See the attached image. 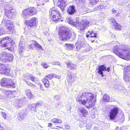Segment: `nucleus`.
Here are the masks:
<instances>
[{
	"mask_svg": "<svg viewBox=\"0 0 130 130\" xmlns=\"http://www.w3.org/2000/svg\"><path fill=\"white\" fill-rule=\"evenodd\" d=\"M96 95L94 94L88 92L80 93L76 100L84 105L86 108H90L94 106L96 101Z\"/></svg>",
	"mask_w": 130,
	"mask_h": 130,
	"instance_id": "obj_1",
	"label": "nucleus"
},
{
	"mask_svg": "<svg viewBox=\"0 0 130 130\" xmlns=\"http://www.w3.org/2000/svg\"><path fill=\"white\" fill-rule=\"evenodd\" d=\"M129 49L128 46L123 45L119 47L117 46H114L113 51L120 57L128 60L130 59V50Z\"/></svg>",
	"mask_w": 130,
	"mask_h": 130,
	"instance_id": "obj_2",
	"label": "nucleus"
},
{
	"mask_svg": "<svg viewBox=\"0 0 130 130\" xmlns=\"http://www.w3.org/2000/svg\"><path fill=\"white\" fill-rule=\"evenodd\" d=\"M59 35L60 39L63 41L66 40L71 38V33L68 28L61 27L59 29Z\"/></svg>",
	"mask_w": 130,
	"mask_h": 130,
	"instance_id": "obj_3",
	"label": "nucleus"
},
{
	"mask_svg": "<svg viewBox=\"0 0 130 130\" xmlns=\"http://www.w3.org/2000/svg\"><path fill=\"white\" fill-rule=\"evenodd\" d=\"M13 41L9 37H6L3 38L0 41V45L2 47H5L9 50H11V48L12 49V45Z\"/></svg>",
	"mask_w": 130,
	"mask_h": 130,
	"instance_id": "obj_4",
	"label": "nucleus"
},
{
	"mask_svg": "<svg viewBox=\"0 0 130 130\" xmlns=\"http://www.w3.org/2000/svg\"><path fill=\"white\" fill-rule=\"evenodd\" d=\"M51 18L54 21H58L61 18V14L59 10L55 8H51L49 11Z\"/></svg>",
	"mask_w": 130,
	"mask_h": 130,
	"instance_id": "obj_5",
	"label": "nucleus"
},
{
	"mask_svg": "<svg viewBox=\"0 0 130 130\" xmlns=\"http://www.w3.org/2000/svg\"><path fill=\"white\" fill-rule=\"evenodd\" d=\"M6 26L7 28V30L9 32V33L11 34H13L14 32L15 29L13 26V23L12 21L9 20H6L5 18L3 19L2 23Z\"/></svg>",
	"mask_w": 130,
	"mask_h": 130,
	"instance_id": "obj_6",
	"label": "nucleus"
},
{
	"mask_svg": "<svg viewBox=\"0 0 130 130\" xmlns=\"http://www.w3.org/2000/svg\"><path fill=\"white\" fill-rule=\"evenodd\" d=\"M13 58V55L4 52L2 53L0 55L1 60L4 62L7 63L12 61Z\"/></svg>",
	"mask_w": 130,
	"mask_h": 130,
	"instance_id": "obj_7",
	"label": "nucleus"
},
{
	"mask_svg": "<svg viewBox=\"0 0 130 130\" xmlns=\"http://www.w3.org/2000/svg\"><path fill=\"white\" fill-rule=\"evenodd\" d=\"M11 71L9 69V66L0 62V73L8 76H11Z\"/></svg>",
	"mask_w": 130,
	"mask_h": 130,
	"instance_id": "obj_8",
	"label": "nucleus"
},
{
	"mask_svg": "<svg viewBox=\"0 0 130 130\" xmlns=\"http://www.w3.org/2000/svg\"><path fill=\"white\" fill-rule=\"evenodd\" d=\"M12 80L8 78H4L2 79L1 81V84L2 86L5 87H10L14 88L15 87V84L13 83L11 84Z\"/></svg>",
	"mask_w": 130,
	"mask_h": 130,
	"instance_id": "obj_9",
	"label": "nucleus"
},
{
	"mask_svg": "<svg viewBox=\"0 0 130 130\" xmlns=\"http://www.w3.org/2000/svg\"><path fill=\"white\" fill-rule=\"evenodd\" d=\"M118 111V108L116 107H114L113 109H111L109 112L110 119L111 120H114L116 118Z\"/></svg>",
	"mask_w": 130,
	"mask_h": 130,
	"instance_id": "obj_10",
	"label": "nucleus"
},
{
	"mask_svg": "<svg viewBox=\"0 0 130 130\" xmlns=\"http://www.w3.org/2000/svg\"><path fill=\"white\" fill-rule=\"evenodd\" d=\"M83 39L82 37H79L78 41L75 44L76 49L77 50L79 51L81 48L83 49L84 48L83 45L84 43Z\"/></svg>",
	"mask_w": 130,
	"mask_h": 130,
	"instance_id": "obj_11",
	"label": "nucleus"
},
{
	"mask_svg": "<svg viewBox=\"0 0 130 130\" xmlns=\"http://www.w3.org/2000/svg\"><path fill=\"white\" fill-rule=\"evenodd\" d=\"M27 113V110L25 109H23L20 111L18 115V119L20 120H24L26 116Z\"/></svg>",
	"mask_w": 130,
	"mask_h": 130,
	"instance_id": "obj_12",
	"label": "nucleus"
},
{
	"mask_svg": "<svg viewBox=\"0 0 130 130\" xmlns=\"http://www.w3.org/2000/svg\"><path fill=\"white\" fill-rule=\"evenodd\" d=\"M24 41V39L23 37H21L19 45V50L20 53H22L25 49V45Z\"/></svg>",
	"mask_w": 130,
	"mask_h": 130,
	"instance_id": "obj_13",
	"label": "nucleus"
},
{
	"mask_svg": "<svg viewBox=\"0 0 130 130\" xmlns=\"http://www.w3.org/2000/svg\"><path fill=\"white\" fill-rule=\"evenodd\" d=\"M13 99L15 101L14 105L17 108H18V107L19 108L23 105V101L22 99L18 100L17 98L16 97L13 98Z\"/></svg>",
	"mask_w": 130,
	"mask_h": 130,
	"instance_id": "obj_14",
	"label": "nucleus"
},
{
	"mask_svg": "<svg viewBox=\"0 0 130 130\" xmlns=\"http://www.w3.org/2000/svg\"><path fill=\"white\" fill-rule=\"evenodd\" d=\"M89 22L87 20H82L80 23V29L81 30L84 29L88 27L89 25Z\"/></svg>",
	"mask_w": 130,
	"mask_h": 130,
	"instance_id": "obj_15",
	"label": "nucleus"
},
{
	"mask_svg": "<svg viewBox=\"0 0 130 130\" xmlns=\"http://www.w3.org/2000/svg\"><path fill=\"white\" fill-rule=\"evenodd\" d=\"M78 112L81 117H85L88 114V111L82 107H80L78 109Z\"/></svg>",
	"mask_w": 130,
	"mask_h": 130,
	"instance_id": "obj_16",
	"label": "nucleus"
},
{
	"mask_svg": "<svg viewBox=\"0 0 130 130\" xmlns=\"http://www.w3.org/2000/svg\"><path fill=\"white\" fill-rule=\"evenodd\" d=\"M67 11L68 13L70 15H73L76 12L75 7L73 5H71L68 7Z\"/></svg>",
	"mask_w": 130,
	"mask_h": 130,
	"instance_id": "obj_17",
	"label": "nucleus"
},
{
	"mask_svg": "<svg viewBox=\"0 0 130 130\" xmlns=\"http://www.w3.org/2000/svg\"><path fill=\"white\" fill-rule=\"evenodd\" d=\"M37 23V21L36 18H34L30 21L27 22V25H28L30 27L33 26H36Z\"/></svg>",
	"mask_w": 130,
	"mask_h": 130,
	"instance_id": "obj_18",
	"label": "nucleus"
},
{
	"mask_svg": "<svg viewBox=\"0 0 130 130\" xmlns=\"http://www.w3.org/2000/svg\"><path fill=\"white\" fill-rule=\"evenodd\" d=\"M10 2L7 3L5 6L4 7L5 12L8 11H14L13 9L12 5L10 4Z\"/></svg>",
	"mask_w": 130,
	"mask_h": 130,
	"instance_id": "obj_19",
	"label": "nucleus"
},
{
	"mask_svg": "<svg viewBox=\"0 0 130 130\" xmlns=\"http://www.w3.org/2000/svg\"><path fill=\"white\" fill-rule=\"evenodd\" d=\"M27 9L30 16L36 14L37 13L36 9L33 7H30Z\"/></svg>",
	"mask_w": 130,
	"mask_h": 130,
	"instance_id": "obj_20",
	"label": "nucleus"
},
{
	"mask_svg": "<svg viewBox=\"0 0 130 130\" xmlns=\"http://www.w3.org/2000/svg\"><path fill=\"white\" fill-rule=\"evenodd\" d=\"M129 72H124V74L123 76L124 79L127 82H129L130 81V71Z\"/></svg>",
	"mask_w": 130,
	"mask_h": 130,
	"instance_id": "obj_21",
	"label": "nucleus"
},
{
	"mask_svg": "<svg viewBox=\"0 0 130 130\" xmlns=\"http://www.w3.org/2000/svg\"><path fill=\"white\" fill-rule=\"evenodd\" d=\"M58 4L60 7L61 6L66 7L68 4L66 0H59Z\"/></svg>",
	"mask_w": 130,
	"mask_h": 130,
	"instance_id": "obj_22",
	"label": "nucleus"
},
{
	"mask_svg": "<svg viewBox=\"0 0 130 130\" xmlns=\"http://www.w3.org/2000/svg\"><path fill=\"white\" fill-rule=\"evenodd\" d=\"M67 78V81L69 85H71L74 82V78L72 77V74L71 73H70L68 75Z\"/></svg>",
	"mask_w": 130,
	"mask_h": 130,
	"instance_id": "obj_23",
	"label": "nucleus"
},
{
	"mask_svg": "<svg viewBox=\"0 0 130 130\" xmlns=\"http://www.w3.org/2000/svg\"><path fill=\"white\" fill-rule=\"evenodd\" d=\"M105 67L104 65L100 66L98 69H99L98 72V73L101 74L102 77H103L104 76L103 74V71L105 70Z\"/></svg>",
	"mask_w": 130,
	"mask_h": 130,
	"instance_id": "obj_24",
	"label": "nucleus"
},
{
	"mask_svg": "<svg viewBox=\"0 0 130 130\" xmlns=\"http://www.w3.org/2000/svg\"><path fill=\"white\" fill-rule=\"evenodd\" d=\"M59 76L56 75L53 73L48 74L46 75L44 78H48L49 79H51L55 77L56 78H60V77H59Z\"/></svg>",
	"mask_w": 130,
	"mask_h": 130,
	"instance_id": "obj_25",
	"label": "nucleus"
},
{
	"mask_svg": "<svg viewBox=\"0 0 130 130\" xmlns=\"http://www.w3.org/2000/svg\"><path fill=\"white\" fill-rule=\"evenodd\" d=\"M14 11H8L5 12V15L4 17L6 16L7 17V18L9 19H11L12 17V16L13 14V12Z\"/></svg>",
	"mask_w": 130,
	"mask_h": 130,
	"instance_id": "obj_26",
	"label": "nucleus"
},
{
	"mask_svg": "<svg viewBox=\"0 0 130 130\" xmlns=\"http://www.w3.org/2000/svg\"><path fill=\"white\" fill-rule=\"evenodd\" d=\"M26 95L30 99L34 97V95L32 94L31 91L28 89H26L25 90Z\"/></svg>",
	"mask_w": 130,
	"mask_h": 130,
	"instance_id": "obj_27",
	"label": "nucleus"
},
{
	"mask_svg": "<svg viewBox=\"0 0 130 130\" xmlns=\"http://www.w3.org/2000/svg\"><path fill=\"white\" fill-rule=\"evenodd\" d=\"M22 17L23 18L27 19L30 16V15L28 12H27V9L24 10L23 12Z\"/></svg>",
	"mask_w": 130,
	"mask_h": 130,
	"instance_id": "obj_28",
	"label": "nucleus"
},
{
	"mask_svg": "<svg viewBox=\"0 0 130 130\" xmlns=\"http://www.w3.org/2000/svg\"><path fill=\"white\" fill-rule=\"evenodd\" d=\"M66 64L68 67L70 69H72L76 68V65L70 62H69L68 63H66Z\"/></svg>",
	"mask_w": 130,
	"mask_h": 130,
	"instance_id": "obj_29",
	"label": "nucleus"
},
{
	"mask_svg": "<svg viewBox=\"0 0 130 130\" xmlns=\"http://www.w3.org/2000/svg\"><path fill=\"white\" fill-rule=\"evenodd\" d=\"M65 45L68 50H72L75 48V46L73 44L66 43Z\"/></svg>",
	"mask_w": 130,
	"mask_h": 130,
	"instance_id": "obj_30",
	"label": "nucleus"
},
{
	"mask_svg": "<svg viewBox=\"0 0 130 130\" xmlns=\"http://www.w3.org/2000/svg\"><path fill=\"white\" fill-rule=\"evenodd\" d=\"M42 81L46 87H48L49 86L50 83L48 79L44 78L42 79Z\"/></svg>",
	"mask_w": 130,
	"mask_h": 130,
	"instance_id": "obj_31",
	"label": "nucleus"
},
{
	"mask_svg": "<svg viewBox=\"0 0 130 130\" xmlns=\"http://www.w3.org/2000/svg\"><path fill=\"white\" fill-rule=\"evenodd\" d=\"M28 108L30 110L35 111L37 107L36 105L35 104H29L28 105Z\"/></svg>",
	"mask_w": 130,
	"mask_h": 130,
	"instance_id": "obj_32",
	"label": "nucleus"
},
{
	"mask_svg": "<svg viewBox=\"0 0 130 130\" xmlns=\"http://www.w3.org/2000/svg\"><path fill=\"white\" fill-rule=\"evenodd\" d=\"M33 43L34 44V46L36 47L38 50H39L40 49H41V50H43L42 46L35 41L33 40Z\"/></svg>",
	"mask_w": 130,
	"mask_h": 130,
	"instance_id": "obj_33",
	"label": "nucleus"
},
{
	"mask_svg": "<svg viewBox=\"0 0 130 130\" xmlns=\"http://www.w3.org/2000/svg\"><path fill=\"white\" fill-rule=\"evenodd\" d=\"M110 99L109 97L107 94H104L103 96V101L104 102H107L109 101Z\"/></svg>",
	"mask_w": 130,
	"mask_h": 130,
	"instance_id": "obj_34",
	"label": "nucleus"
},
{
	"mask_svg": "<svg viewBox=\"0 0 130 130\" xmlns=\"http://www.w3.org/2000/svg\"><path fill=\"white\" fill-rule=\"evenodd\" d=\"M88 33L89 34L90 37L96 38L97 36V33L93 31H88Z\"/></svg>",
	"mask_w": 130,
	"mask_h": 130,
	"instance_id": "obj_35",
	"label": "nucleus"
},
{
	"mask_svg": "<svg viewBox=\"0 0 130 130\" xmlns=\"http://www.w3.org/2000/svg\"><path fill=\"white\" fill-rule=\"evenodd\" d=\"M104 8L103 5H101L95 8L94 10H100L101 11H102L104 9Z\"/></svg>",
	"mask_w": 130,
	"mask_h": 130,
	"instance_id": "obj_36",
	"label": "nucleus"
},
{
	"mask_svg": "<svg viewBox=\"0 0 130 130\" xmlns=\"http://www.w3.org/2000/svg\"><path fill=\"white\" fill-rule=\"evenodd\" d=\"M51 121L55 123H61L62 121L61 119H56L55 118L51 119Z\"/></svg>",
	"mask_w": 130,
	"mask_h": 130,
	"instance_id": "obj_37",
	"label": "nucleus"
},
{
	"mask_svg": "<svg viewBox=\"0 0 130 130\" xmlns=\"http://www.w3.org/2000/svg\"><path fill=\"white\" fill-rule=\"evenodd\" d=\"M115 27V28L117 30H120L121 29V26L118 24V23H115L113 25Z\"/></svg>",
	"mask_w": 130,
	"mask_h": 130,
	"instance_id": "obj_38",
	"label": "nucleus"
},
{
	"mask_svg": "<svg viewBox=\"0 0 130 130\" xmlns=\"http://www.w3.org/2000/svg\"><path fill=\"white\" fill-rule=\"evenodd\" d=\"M72 25L74 26L77 28H78L79 27H80V24L79 21H77L76 22H73Z\"/></svg>",
	"mask_w": 130,
	"mask_h": 130,
	"instance_id": "obj_39",
	"label": "nucleus"
},
{
	"mask_svg": "<svg viewBox=\"0 0 130 130\" xmlns=\"http://www.w3.org/2000/svg\"><path fill=\"white\" fill-rule=\"evenodd\" d=\"M130 71V66L127 65L124 68V72H129Z\"/></svg>",
	"mask_w": 130,
	"mask_h": 130,
	"instance_id": "obj_40",
	"label": "nucleus"
},
{
	"mask_svg": "<svg viewBox=\"0 0 130 130\" xmlns=\"http://www.w3.org/2000/svg\"><path fill=\"white\" fill-rule=\"evenodd\" d=\"M91 1L90 4L91 5H94L97 2H98L99 0H89Z\"/></svg>",
	"mask_w": 130,
	"mask_h": 130,
	"instance_id": "obj_41",
	"label": "nucleus"
},
{
	"mask_svg": "<svg viewBox=\"0 0 130 130\" xmlns=\"http://www.w3.org/2000/svg\"><path fill=\"white\" fill-rule=\"evenodd\" d=\"M30 2L31 4L37 3L40 2V0H30Z\"/></svg>",
	"mask_w": 130,
	"mask_h": 130,
	"instance_id": "obj_42",
	"label": "nucleus"
},
{
	"mask_svg": "<svg viewBox=\"0 0 130 130\" xmlns=\"http://www.w3.org/2000/svg\"><path fill=\"white\" fill-rule=\"evenodd\" d=\"M84 48H83V49L81 48V50H82V52H89V49L88 48H86L85 46H84Z\"/></svg>",
	"mask_w": 130,
	"mask_h": 130,
	"instance_id": "obj_43",
	"label": "nucleus"
},
{
	"mask_svg": "<svg viewBox=\"0 0 130 130\" xmlns=\"http://www.w3.org/2000/svg\"><path fill=\"white\" fill-rule=\"evenodd\" d=\"M41 65L45 69L47 68L49 66L48 65L45 63H42L41 64Z\"/></svg>",
	"mask_w": 130,
	"mask_h": 130,
	"instance_id": "obj_44",
	"label": "nucleus"
},
{
	"mask_svg": "<svg viewBox=\"0 0 130 130\" xmlns=\"http://www.w3.org/2000/svg\"><path fill=\"white\" fill-rule=\"evenodd\" d=\"M0 4L1 5L3 6H5L6 5V4L7 2H6L5 1H3V0H1L0 2Z\"/></svg>",
	"mask_w": 130,
	"mask_h": 130,
	"instance_id": "obj_45",
	"label": "nucleus"
},
{
	"mask_svg": "<svg viewBox=\"0 0 130 130\" xmlns=\"http://www.w3.org/2000/svg\"><path fill=\"white\" fill-rule=\"evenodd\" d=\"M29 79H31L32 80L33 82H35L36 81V78H35V77L32 76H31L30 75L29 76Z\"/></svg>",
	"mask_w": 130,
	"mask_h": 130,
	"instance_id": "obj_46",
	"label": "nucleus"
},
{
	"mask_svg": "<svg viewBox=\"0 0 130 130\" xmlns=\"http://www.w3.org/2000/svg\"><path fill=\"white\" fill-rule=\"evenodd\" d=\"M67 22L69 23L72 25L73 22V21L72 20L71 18H70L68 19Z\"/></svg>",
	"mask_w": 130,
	"mask_h": 130,
	"instance_id": "obj_47",
	"label": "nucleus"
},
{
	"mask_svg": "<svg viewBox=\"0 0 130 130\" xmlns=\"http://www.w3.org/2000/svg\"><path fill=\"white\" fill-rule=\"evenodd\" d=\"M5 29L3 28H0V36L4 32Z\"/></svg>",
	"mask_w": 130,
	"mask_h": 130,
	"instance_id": "obj_48",
	"label": "nucleus"
},
{
	"mask_svg": "<svg viewBox=\"0 0 130 130\" xmlns=\"http://www.w3.org/2000/svg\"><path fill=\"white\" fill-rule=\"evenodd\" d=\"M2 116L5 119H6V114L4 112H1V113Z\"/></svg>",
	"mask_w": 130,
	"mask_h": 130,
	"instance_id": "obj_49",
	"label": "nucleus"
},
{
	"mask_svg": "<svg viewBox=\"0 0 130 130\" xmlns=\"http://www.w3.org/2000/svg\"><path fill=\"white\" fill-rule=\"evenodd\" d=\"M110 20L112 22L113 25H114L115 24V23H117L116 21H115V19L113 18H110Z\"/></svg>",
	"mask_w": 130,
	"mask_h": 130,
	"instance_id": "obj_50",
	"label": "nucleus"
},
{
	"mask_svg": "<svg viewBox=\"0 0 130 130\" xmlns=\"http://www.w3.org/2000/svg\"><path fill=\"white\" fill-rule=\"evenodd\" d=\"M52 64L53 65H59L60 64V63L57 61H54L53 62Z\"/></svg>",
	"mask_w": 130,
	"mask_h": 130,
	"instance_id": "obj_51",
	"label": "nucleus"
},
{
	"mask_svg": "<svg viewBox=\"0 0 130 130\" xmlns=\"http://www.w3.org/2000/svg\"><path fill=\"white\" fill-rule=\"evenodd\" d=\"M13 91H11L9 90L7 91L6 92V94L8 95L12 94Z\"/></svg>",
	"mask_w": 130,
	"mask_h": 130,
	"instance_id": "obj_52",
	"label": "nucleus"
},
{
	"mask_svg": "<svg viewBox=\"0 0 130 130\" xmlns=\"http://www.w3.org/2000/svg\"><path fill=\"white\" fill-rule=\"evenodd\" d=\"M60 9L62 12L64 11L66 7L61 6Z\"/></svg>",
	"mask_w": 130,
	"mask_h": 130,
	"instance_id": "obj_53",
	"label": "nucleus"
},
{
	"mask_svg": "<svg viewBox=\"0 0 130 130\" xmlns=\"http://www.w3.org/2000/svg\"><path fill=\"white\" fill-rule=\"evenodd\" d=\"M35 104L36 105V107H39V106H40V105H41L42 103H40L38 102Z\"/></svg>",
	"mask_w": 130,
	"mask_h": 130,
	"instance_id": "obj_54",
	"label": "nucleus"
},
{
	"mask_svg": "<svg viewBox=\"0 0 130 130\" xmlns=\"http://www.w3.org/2000/svg\"><path fill=\"white\" fill-rule=\"evenodd\" d=\"M28 48L30 49H32L33 48V47H32V45L31 44H29L28 46Z\"/></svg>",
	"mask_w": 130,
	"mask_h": 130,
	"instance_id": "obj_55",
	"label": "nucleus"
},
{
	"mask_svg": "<svg viewBox=\"0 0 130 130\" xmlns=\"http://www.w3.org/2000/svg\"><path fill=\"white\" fill-rule=\"evenodd\" d=\"M65 127L67 129H69L70 128V126L67 125H65Z\"/></svg>",
	"mask_w": 130,
	"mask_h": 130,
	"instance_id": "obj_56",
	"label": "nucleus"
},
{
	"mask_svg": "<svg viewBox=\"0 0 130 130\" xmlns=\"http://www.w3.org/2000/svg\"><path fill=\"white\" fill-rule=\"evenodd\" d=\"M105 71H107L108 72H109L110 71V68H109L108 67L107 68V69H106V68L105 69Z\"/></svg>",
	"mask_w": 130,
	"mask_h": 130,
	"instance_id": "obj_57",
	"label": "nucleus"
},
{
	"mask_svg": "<svg viewBox=\"0 0 130 130\" xmlns=\"http://www.w3.org/2000/svg\"><path fill=\"white\" fill-rule=\"evenodd\" d=\"M48 1V0H40V2H43L44 3H45V2H47Z\"/></svg>",
	"mask_w": 130,
	"mask_h": 130,
	"instance_id": "obj_58",
	"label": "nucleus"
},
{
	"mask_svg": "<svg viewBox=\"0 0 130 130\" xmlns=\"http://www.w3.org/2000/svg\"><path fill=\"white\" fill-rule=\"evenodd\" d=\"M0 130H4L3 127H2L0 124Z\"/></svg>",
	"mask_w": 130,
	"mask_h": 130,
	"instance_id": "obj_59",
	"label": "nucleus"
},
{
	"mask_svg": "<svg viewBox=\"0 0 130 130\" xmlns=\"http://www.w3.org/2000/svg\"><path fill=\"white\" fill-rule=\"evenodd\" d=\"M41 5H43V4L40 3H38V4H37V5L38 6H41Z\"/></svg>",
	"mask_w": 130,
	"mask_h": 130,
	"instance_id": "obj_60",
	"label": "nucleus"
},
{
	"mask_svg": "<svg viewBox=\"0 0 130 130\" xmlns=\"http://www.w3.org/2000/svg\"><path fill=\"white\" fill-rule=\"evenodd\" d=\"M52 125V124L51 123H48V127L51 126Z\"/></svg>",
	"mask_w": 130,
	"mask_h": 130,
	"instance_id": "obj_61",
	"label": "nucleus"
},
{
	"mask_svg": "<svg viewBox=\"0 0 130 130\" xmlns=\"http://www.w3.org/2000/svg\"><path fill=\"white\" fill-rule=\"evenodd\" d=\"M54 98L55 99H56V98H59V96L56 95L55 96H54Z\"/></svg>",
	"mask_w": 130,
	"mask_h": 130,
	"instance_id": "obj_62",
	"label": "nucleus"
},
{
	"mask_svg": "<svg viewBox=\"0 0 130 130\" xmlns=\"http://www.w3.org/2000/svg\"><path fill=\"white\" fill-rule=\"evenodd\" d=\"M73 35H74V36L73 37V38H74L75 37V35H76V34H75V33L74 32L73 34Z\"/></svg>",
	"mask_w": 130,
	"mask_h": 130,
	"instance_id": "obj_63",
	"label": "nucleus"
},
{
	"mask_svg": "<svg viewBox=\"0 0 130 130\" xmlns=\"http://www.w3.org/2000/svg\"><path fill=\"white\" fill-rule=\"evenodd\" d=\"M40 89L41 90H44L43 87H42L41 85L40 86Z\"/></svg>",
	"mask_w": 130,
	"mask_h": 130,
	"instance_id": "obj_64",
	"label": "nucleus"
}]
</instances>
